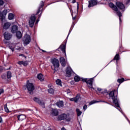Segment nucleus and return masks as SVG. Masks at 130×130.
<instances>
[{"instance_id": "obj_1", "label": "nucleus", "mask_w": 130, "mask_h": 130, "mask_svg": "<svg viewBox=\"0 0 130 130\" xmlns=\"http://www.w3.org/2000/svg\"><path fill=\"white\" fill-rule=\"evenodd\" d=\"M4 4V1L3 0H0V20L1 21L5 20L7 14H8V10L7 9H4L2 12H1L3 9H4V7H2Z\"/></svg>"}, {"instance_id": "obj_2", "label": "nucleus", "mask_w": 130, "mask_h": 130, "mask_svg": "<svg viewBox=\"0 0 130 130\" xmlns=\"http://www.w3.org/2000/svg\"><path fill=\"white\" fill-rule=\"evenodd\" d=\"M51 61L54 67V69L53 70H54V73H55L59 68V61L55 58H52Z\"/></svg>"}, {"instance_id": "obj_3", "label": "nucleus", "mask_w": 130, "mask_h": 130, "mask_svg": "<svg viewBox=\"0 0 130 130\" xmlns=\"http://www.w3.org/2000/svg\"><path fill=\"white\" fill-rule=\"evenodd\" d=\"M109 7H110V8H111V9L112 10H113V11L116 12V14L119 17V21H120V22H121V18H120L121 17V16H122L121 13H120V12H119L118 11V9H117V7L116 6H114V5L113 3H110L109 4Z\"/></svg>"}, {"instance_id": "obj_4", "label": "nucleus", "mask_w": 130, "mask_h": 130, "mask_svg": "<svg viewBox=\"0 0 130 130\" xmlns=\"http://www.w3.org/2000/svg\"><path fill=\"white\" fill-rule=\"evenodd\" d=\"M26 88L31 95L33 94V91L35 89L34 84L32 83H29V80L27 81Z\"/></svg>"}, {"instance_id": "obj_5", "label": "nucleus", "mask_w": 130, "mask_h": 130, "mask_svg": "<svg viewBox=\"0 0 130 130\" xmlns=\"http://www.w3.org/2000/svg\"><path fill=\"white\" fill-rule=\"evenodd\" d=\"M23 42L25 46L28 45L31 42V37L28 34L25 35L23 38Z\"/></svg>"}, {"instance_id": "obj_6", "label": "nucleus", "mask_w": 130, "mask_h": 130, "mask_svg": "<svg viewBox=\"0 0 130 130\" xmlns=\"http://www.w3.org/2000/svg\"><path fill=\"white\" fill-rule=\"evenodd\" d=\"M35 21H36V17H35V15L32 14L28 20L29 27H30L31 28H33V26H34V23H35Z\"/></svg>"}, {"instance_id": "obj_7", "label": "nucleus", "mask_w": 130, "mask_h": 130, "mask_svg": "<svg viewBox=\"0 0 130 130\" xmlns=\"http://www.w3.org/2000/svg\"><path fill=\"white\" fill-rule=\"evenodd\" d=\"M33 100L35 101V102H36V103L39 104L40 106H42L43 108H45V103H44V101H41L40 98L35 97L33 99Z\"/></svg>"}, {"instance_id": "obj_8", "label": "nucleus", "mask_w": 130, "mask_h": 130, "mask_svg": "<svg viewBox=\"0 0 130 130\" xmlns=\"http://www.w3.org/2000/svg\"><path fill=\"white\" fill-rule=\"evenodd\" d=\"M1 21L2 23L3 29L5 30H8V29L11 27V23L8 22H4L5 21H6V18H5L3 20H1Z\"/></svg>"}, {"instance_id": "obj_9", "label": "nucleus", "mask_w": 130, "mask_h": 130, "mask_svg": "<svg viewBox=\"0 0 130 130\" xmlns=\"http://www.w3.org/2000/svg\"><path fill=\"white\" fill-rule=\"evenodd\" d=\"M4 43L5 44H7L10 48L12 50V51H14L15 50V48L16 47V43H11L8 42H7L6 40H4Z\"/></svg>"}, {"instance_id": "obj_10", "label": "nucleus", "mask_w": 130, "mask_h": 130, "mask_svg": "<svg viewBox=\"0 0 130 130\" xmlns=\"http://www.w3.org/2000/svg\"><path fill=\"white\" fill-rule=\"evenodd\" d=\"M94 82V78L87 79L86 81V84L88 85V88L90 89H92L94 90V88H93V82Z\"/></svg>"}, {"instance_id": "obj_11", "label": "nucleus", "mask_w": 130, "mask_h": 130, "mask_svg": "<svg viewBox=\"0 0 130 130\" xmlns=\"http://www.w3.org/2000/svg\"><path fill=\"white\" fill-rule=\"evenodd\" d=\"M12 36V34L8 31H6L4 34V37L6 41H7V40H11Z\"/></svg>"}, {"instance_id": "obj_12", "label": "nucleus", "mask_w": 130, "mask_h": 130, "mask_svg": "<svg viewBox=\"0 0 130 130\" xmlns=\"http://www.w3.org/2000/svg\"><path fill=\"white\" fill-rule=\"evenodd\" d=\"M116 5L120 10H122V12H124V9L125 7H124V5L122 4L121 2H118L116 3Z\"/></svg>"}, {"instance_id": "obj_13", "label": "nucleus", "mask_w": 130, "mask_h": 130, "mask_svg": "<svg viewBox=\"0 0 130 130\" xmlns=\"http://www.w3.org/2000/svg\"><path fill=\"white\" fill-rule=\"evenodd\" d=\"M72 74H74V72H73L72 68H71V67H67L66 70L67 77H71L72 76Z\"/></svg>"}, {"instance_id": "obj_14", "label": "nucleus", "mask_w": 130, "mask_h": 130, "mask_svg": "<svg viewBox=\"0 0 130 130\" xmlns=\"http://www.w3.org/2000/svg\"><path fill=\"white\" fill-rule=\"evenodd\" d=\"M88 8H91V7H94L98 4L97 0H90L88 1Z\"/></svg>"}, {"instance_id": "obj_15", "label": "nucleus", "mask_w": 130, "mask_h": 130, "mask_svg": "<svg viewBox=\"0 0 130 130\" xmlns=\"http://www.w3.org/2000/svg\"><path fill=\"white\" fill-rule=\"evenodd\" d=\"M59 49H60L63 53H64L66 56H67V53H66V44H62L60 46Z\"/></svg>"}, {"instance_id": "obj_16", "label": "nucleus", "mask_w": 130, "mask_h": 130, "mask_svg": "<svg viewBox=\"0 0 130 130\" xmlns=\"http://www.w3.org/2000/svg\"><path fill=\"white\" fill-rule=\"evenodd\" d=\"M17 118L19 121H23L24 119H26V115L24 114H20L17 116Z\"/></svg>"}, {"instance_id": "obj_17", "label": "nucleus", "mask_w": 130, "mask_h": 130, "mask_svg": "<svg viewBox=\"0 0 130 130\" xmlns=\"http://www.w3.org/2000/svg\"><path fill=\"white\" fill-rule=\"evenodd\" d=\"M80 94H77V95L75 98L70 99V101H74V102H78L79 100H80Z\"/></svg>"}, {"instance_id": "obj_18", "label": "nucleus", "mask_w": 130, "mask_h": 130, "mask_svg": "<svg viewBox=\"0 0 130 130\" xmlns=\"http://www.w3.org/2000/svg\"><path fill=\"white\" fill-rule=\"evenodd\" d=\"M60 63L62 67H66V59L63 57H60Z\"/></svg>"}, {"instance_id": "obj_19", "label": "nucleus", "mask_w": 130, "mask_h": 130, "mask_svg": "<svg viewBox=\"0 0 130 130\" xmlns=\"http://www.w3.org/2000/svg\"><path fill=\"white\" fill-rule=\"evenodd\" d=\"M67 114H61L58 117V120H63V119H66L67 118Z\"/></svg>"}, {"instance_id": "obj_20", "label": "nucleus", "mask_w": 130, "mask_h": 130, "mask_svg": "<svg viewBox=\"0 0 130 130\" xmlns=\"http://www.w3.org/2000/svg\"><path fill=\"white\" fill-rule=\"evenodd\" d=\"M18 31V26L17 25H13L11 28L12 33H16Z\"/></svg>"}, {"instance_id": "obj_21", "label": "nucleus", "mask_w": 130, "mask_h": 130, "mask_svg": "<svg viewBox=\"0 0 130 130\" xmlns=\"http://www.w3.org/2000/svg\"><path fill=\"white\" fill-rule=\"evenodd\" d=\"M37 78L39 80L41 81V82H42V81L44 80V77H43V75L42 74H39L37 75Z\"/></svg>"}, {"instance_id": "obj_22", "label": "nucleus", "mask_w": 130, "mask_h": 130, "mask_svg": "<svg viewBox=\"0 0 130 130\" xmlns=\"http://www.w3.org/2000/svg\"><path fill=\"white\" fill-rule=\"evenodd\" d=\"M15 18V14L9 13L8 14V19L9 20H13Z\"/></svg>"}, {"instance_id": "obj_23", "label": "nucleus", "mask_w": 130, "mask_h": 130, "mask_svg": "<svg viewBox=\"0 0 130 130\" xmlns=\"http://www.w3.org/2000/svg\"><path fill=\"white\" fill-rule=\"evenodd\" d=\"M56 105L59 108H60V107H62L63 106V101H61L58 102L56 103Z\"/></svg>"}, {"instance_id": "obj_24", "label": "nucleus", "mask_w": 130, "mask_h": 130, "mask_svg": "<svg viewBox=\"0 0 130 130\" xmlns=\"http://www.w3.org/2000/svg\"><path fill=\"white\" fill-rule=\"evenodd\" d=\"M52 112L53 115L54 116H57V115H58V111H57V109H53Z\"/></svg>"}, {"instance_id": "obj_25", "label": "nucleus", "mask_w": 130, "mask_h": 130, "mask_svg": "<svg viewBox=\"0 0 130 130\" xmlns=\"http://www.w3.org/2000/svg\"><path fill=\"white\" fill-rule=\"evenodd\" d=\"M16 37L18 39H21V38H22V32H21L20 31H17L16 32Z\"/></svg>"}, {"instance_id": "obj_26", "label": "nucleus", "mask_w": 130, "mask_h": 130, "mask_svg": "<svg viewBox=\"0 0 130 130\" xmlns=\"http://www.w3.org/2000/svg\"><path fill=\"white\" fill-rule=\"evenodd\" d=\"M44 6V2H41L40 5V7L38 9V11L37 12V15H38V14H39V13H40V9L41 8H42Z\"/></svg>"}, {"instance_id": "obj_27", "label": "nucleus", "mask_w": 130, "mask_h": 130, "mask_svg": "<svg viewBox=\"0 0 130 130\" xmlns=\"http://www.w3.org/2000/svg\"><path fill=\"white\" fill-rule=\"evenodd\" d=\"M74 81L75 82H80V81H81V78H80L79 76L76 75L74 77Z\"/></svg>"}, {"instance_id": "obj_28", "label": "nucleus", "mask_w": 130, "mask_h": 130, "mask_svg": "<svg viewBox=\"0 0 130 130\" xmlns=\"http://www.w3.org/2000/svg\"><path fill=\"white\" fill-rule=\"evenodd\" d=\"M76 112L77 114V116H80V115L82 114V111L80 110L79 109H76Z\"/></svg>"}, {"instance_id": "obj_29", "label": "nucleus", "mask_w": 130, "mask_h": 130, "mask_svg": "<svg viewBox=\"0 0 130 130\" xmlns=\"http://www.w3.org/2000/svg\"><path fill=\"white\" fill-rule=\"evenodd\" d=\"M56 84L58 86H61V80H60V79H57L56 81Z\"/></svg>"}, {"instance_id": "obj_30", "label": "nucleus", "mask_w": 130, "mask_h": 130, "mask_svg": "<svg viewBox=\"0 0 130 130\" xmlns=\"http://www.w3.org/2000/svg\"><path fill=\"white\" fill-rule=\"evenodd\" d=\"M114 59L115 60H117L116 62H117V60H119V55L118 54H117L115 56V57H114Z\"/></svg>"}, {"instance_id": "obj_31", "label": "nucleus", "mask_w": 130, "mask_h": 130, "mask_svg": "<svg viewBox=\"0 0 130 130\" xmlns=\"http://www.w3.org/2000/svg\"><path fill=\"white\" fill-rule=\"evenodd\" d=\"M4 109L7 113L10 112V111L9 110V108H8V106L7 105V104L4 105Z\"/></svg>"}, {"instance_id": "obj_32", "label": "nucleus", "mask_w": 130, "mask_h": 130, "mask_svg": "<svg viewBox=\"0 0 130 130\" xmlns=\"http://www.w3.org/2000/svg\"><path fill=\"white\" fill-rule=\"evenodd\" d=\"M7 78L8 79H11L12 78V73L11 72H7Z\"/></svg>"}, {"instance_id": "obj_33", "label": "nucleus", "mask_w": 130, "mask_h": 130, "mask_svg": "<svg viewBox=\"0 0 130 130\" xmlns=\"http://www.w3.org/2000/svg\"><path fill=\"white\" fill-rule=\"evenodd\" d=\"M117 82L120 84H121V83H123V82H124V78L118 79L117 80Z\"/></svg>"}, {"instance_id": "obj_34", "label": "nucleus", "mask_w": 130, "mask_h": 130, "mask_svg": "<svg viewBox=\"0 0 130 130\" xmlns=\"http://www.w3.org/2000/svg\"><path fill=\"white\" fill-rule=\"evenodd\" d=\"M48 92L50 94H53L54 93V90L53 88H50L48 89Z\"/></svg>"}, {"instance_id": "obj_35", "label": "nucleus", "mask_w": 130, "mask_h": 130, "mask_svg": "<svg viewBox=\"0 0 130 130\" xmlns=\"http://www.w3.org/2000/svg\"><path fill=\"white\" fill-rule=\"evenodd\" d=\"M82 82H85L87 83V81H88V78H81Z\"/></svg>"}, {"instance_id": "obj_36", "label": "nucleus", "mask_w": 130, "mask_h": 130, "mask_svg": "<svg viewBox=\"0 0 130 130\" xmlns=\"http://www.w3.org/2000/svg\"><path fill=\"white\" fill-rule=\"evenodd\" d=\"M40 17H41V15L39 16L38 19L37 20L36 22V25L38 24V22H39V21H40Z\"/></svg>"}, {"instance_id": "obj_37", "label": "nucleus", "mask_w": 130, "mask_h": 130, "mask_svg": "<svg viewBox=\"0 0 130 130\" xmlns=\"http://www.w3.org/2000/svg\"><path fill=\"white\" fill-rule=\"evenodd\" d=\"M87 105H85L83 106V110H84V111H85L87 110Z\"/></svg>"}, {"instance_id": "obj_38", "label": "nucleus", "mask_w": 130, "mask_h": 130, "mask_svg": "<svg viewBox=\"0 0 130 130\" xmlns=\"http://www.w3.org/2000/svg\"><path fill=\"white\" fill-rule=\"evenodd\" d=\"M23 66L26 67V66L28 65V62L27 61H23Z\"/></svg>"}, {"instance_id": "obj_39", "label": "nucleus", "mask_w": 130, "mask_h": 130, "mask_svg": "<svg viewBox=\"0 0 130 130\" xmlns=\"http://www.w3.org/2000/svg\"><path fill=\"white\" fill-rule=\"evenodd\" d=\"M95 103H96V102H95V101H91V102H90V103H89V105H92V104H95Z\"/></svg>"}, {"instance_id": "obj_40", "label": "nucleus", "mask_w": 130, "mask_h": 130, "mask_svg": "<svg viewBox=\"0 0 130 130\" xmlns=\"http://www.w3.org/2000/svg\"><path fill=\"white\" fill-rule=\"evenodd\" d=\"M23 61H19L18 62V64L21 66V64H23Z\"/></svg>"}, {"instance_id": "obj_41", "label": "nucleus", "mask_w": 130, "mask_h": 130, "mask_svg": "<svg viewBox=\"0 0 130 130\" xmlns=\"http://www.w3.org/2000/svg\"><path fill=\"white\" fill-rule=\"evenodd\" d=\"M71 11V14H72V17H73V21L74 20H76V16H74V17H73V14L72 13V10H70Z\"/></svg>"}, {"instance_id": "obj_42", "label": "nucleus", "mask_w": 130, "mask_h": 130, "mask_svg": "<svg viewBox=\"0 0 130 130\" xmlns=\"http://www.w3.org/2000/svg\"><path fill=\"white\" fill-rule=\"evenodd\" d=\"M3 93H4V90L3 89H0V95L1 94H3Z\"/></svg>"}, {"instance_id": "obj_43", "label": "nucleus", "mask_w": 130, "mask_h": 130, "mask_svg": "<svg viewBox=\"0 0 130 130\" xmlns=\"http://www.w3.org/2000/svg\"><path fill=\"white\" fill-rule=\"evenodd\" d=\"M71 32H72V30H70V31H69V34H68V36H67V38H68V37H69V36L70 34H71Z\"/></svg>"}, {"instance_id": "obj_44", "label": "nucleus", "mask_w": 130, "mask_h": 130, "mask_svg": "<svg viewBox=\"0 0 130 130\" xmlns=\"http://www.w3.org/2000/svg\"><path fill=\"white\" fill-rule=\"evenodd\" d=\"M77 12H78L79 11V4L77 3Z\"/></svg>"}, {"instance_id": "obj_45", "label": "nucleus", "mask_w": 130, "mask_h": 130, "mask_svg": "<svg viewBox=\"0 0 130 130\" xmlns=\"http://www.w3.org/2000/svg\"><path fill=\"white\" fill-rule=\"evenodd\" d=\"M3 121V119L2 118V117L0 116V123Z\"/></svg>"}, {"instance_id": "obj_46", "label": "nucleus", "mask_w": 130, "mask_h": 130, "mask_svg": "<svg viewBox=\"0 0 130 130\" xmlns=\"http://www.w3.org/2000/svg\"><path fill=\"white\" fill-rule=\"evenodd\" d=\"M75 3H76V0H73L72 1V3L75 4Z\"/></svg>"}, {"instance_id": "obj_47", "label": "nucleus", "mask_w": 130, "mask_h": 130, "mask_svg": "<svg viewBox=\"0 0 130 130\" xmlns=\"http://www.w3.org/2000/svg\"><path fill=\"white\" fill-rule=\"evenodd\" d=\"M102 90V89H101V88H98V91H101Z\"/></svg>"}, {"instance_id": "obj_48", "label": "nucleus", "mask_w": 130, "mask_h": 130, "mask_svg": "<svg viewBox=\"0 0 130 130\" xmlns=\"http://www.w3.org/2000/svg\"><path fill=\"white\" fill-rule=\"evenodd\" d=\"M0 71H3V68L2 67H0Z\"/></svg>"}, {"instance_id": "obj_49", "label": "nucleus", "mask_w": 130, "mask_h": 130, "mask_svg": "<svg viewBox=\"0 0 130 130\" xmlns=\"http://www.w3.org/2000/svg\"><path fill=\"white\" fill-rule=\"evenodd\" d=\"M107 92V90H105L104 91V92H103V93H106Z\"/></svg>"}, {"instance_id": "obj_50", "label": "nucleus", "mask_w": 130, "mask_h": 130, "mask_svg": "<svg viewBox=\"0 0 130 130\" xmlns=\"http://www.w3.org/2000/svg\"><path fill=\"white\" fill-rule=\"evenodd\" d=\"M19 56H24V54H20L19 55Z\"/></svg>"}, {"instance_id": "obj_51", "label": "nucleus", "mask_w": 130, "mask_h": 130, "mask_svg": "<svg viewBox=\"0 0 130 130\" xmlns=\"http://www.w3.org/2000/svg\"><path fill=\"white\" fill-rule=\"evenodd\" d=\"M61 130H66V128H64L63 127V128H62L61 129Z\"/></svg>"}, {"instance_id": "obj_52", "label": "nucleus", "mask_w": 130, "mask_h": 130, "mask_svg": "<svg viewBox=\"0 0 130 130\" xmlns=\"http://www.w3.org/2000/svg\"><path fill=\"white\" fill-rule=\"evenodd\" d=\"M70 90H69V91H68L67 92L68 94H69V93H70Z\"/></svg>"}, {"instance_id": "obj_53", "label": "nucleus", "mask_w": 130, "mask_h": 130, "mask_svg": "<svg viewBox=\"0 0 130 130\" xmlns=\"http://www.w3.org/2000/svg\"><path fill=\"white\" fill-rule=\"evenodd\" d=\"M42 51H43L44 52H45V51H44V50H42Z\"/></svg>"}, {"instance_id": "obj_54", "label": "nucleus", "mask_w": 130, "mask_h": 130, "mask_svg": "<svg viewBox=\"0 0 130 130\" xmlns=\"http://www.w3.org/2000/svg\"><path fill=\"white\" fill-rule=\"evenodd\" d=\"M7 70H10V68H9V69H7Z\"/></svg>"}]
</instances>
